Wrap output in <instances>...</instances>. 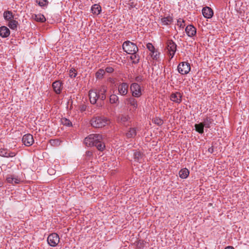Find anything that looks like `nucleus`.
<instances>
[{
    "mask_svg": "<svg viewBox=\"0 0 249 249\" xmlns=\"http://www.w3.org/2000/svg\"><path fill=\"white\" fill-rule=\"evenodd\" d=\"M143 79L142 78V76L141 75L137 76L135 78V80L138 82H141L143 81Z\"/></svg>",
    "mask_w": 249,
    "mask_h": 249,
    "instance_id": "nucleus-46",
    "label": "nucleus"
},
{
    "mask_svg": "<svg viewBox=\"0 0 249 249\" xmlns=\"http://www.w3.org/2000/svg\"><path fill=\"white\" fill-rule=\"evenodd\" d=\"M146 47L148 50L151 52L150 53L154 52V51L155 50L154 46L151 43H147L146 45Z\"/></svg>",
    "mask_w": 249,
    "mask_h": 249,
    "instance_id": "nucleus-40",
    "label": "nucleus"
},
{
    "mask_svg": "<svg viewBox=\"0 0 249 249\" xmlns=\"http://www.w3.org/2000/svg\"><path fill=\"white\" fill-rule=\"evenodd\" d=\"M202 13L203 16L207 18H211L213 15V12L212 9L208 6L203 8Z\"/></svg>",
    "mask_w": 249,
    "mask_h": 249,
    "instance_id": "nucleus-12",
    "label": "nucleus"
},
{
    "mask_svg": "<svg viewBox=\"0 0 249 249\" xmlns=\"http://www.w3.org/2000/svg\"><path fill=\"white\" fill-rule=\"evenodd\" d=\"M204 127L207 128L211 127V125L213 124V120L210 117H206L202 122Z\"/></svg>",
    "mask_w": 249,
    "mask_h": 249,
    "instance_id": "nucleus-17",
    "label": "nucleus"
},
{
    "mask_svg": "<svg viewBox=\"0 0 249 249\" xmlns=\"http://www.w3.org/2000/svg\"><path fill=\"white\" fill-rule=\"evenodd\" d=\"M160 53L157 51L155 50L154 52L150 53L151 57L155 60H157L160 57Z\"/></svg>",
    "mask_w": 249,
    "mask_h": 249,
    "instance_id": "nucleus-33",
    "label": "nucleus"
},
{
    "mask_svg": "<svg viewBox=\"0 0 249 249\" xmlns=\"http://www.w3.org/2000/svg\"><path fill=\"white\" fill-rule=\"evenodd\" d=\"M87 106L85 104L80 105L79 106V109L81 112L85 111L87 109Z\"/></svg>",
    "mask_w": 249,
    "mask_h": 249,
    "instance_id": "nucleus-43",
    "label": "nucleus"
},
{
    "mask_svg": "<svg viewBox=\"0 0 249 249\" xmlns=\"http://www.w3.org/2000/svg\"><path fill=\"white\" fill-rule=\"evenodd\" d=\"M105 74V71L102 69H99L95 73V77L97 79H101Z\"/></svg>",
    "mask_w": 249,
    "mask_h": 249,
    "instance_id": "nucleus-31",
    "label": "nucleus"
},
{
    "mask_svg": "<svg viewBox=\"0 0 249 249\" xmlns=\"http://www.w3.org/2000/svg\"><path fill=\"white\" fill-rule=\"evenodd\" d=\"M52 141H53V143L55 142V140H51L50 142L51 143H52Z\"/></svg>",
    "mask_w": 249,
    "mask_h": 249,
    "instance_id": "nucleus-50",
    "label": "nucleus"
},
{
    "mask_svg": "<svg viewBox=\"0 0 249 249\" xmlns=\"http://www.w3.org/2000/svg\"><path fill=\"white\" fill-rule=\"evenodd\" d=\"M196 130L200 134H202L204 133V126L203 124L200 123L199 124H196L195 125Z\"/></svg>",
    "mask_w": 249,
    "mask_h": 249,
    "instance_id": "nucleus-24",
    "label": "nucleus"
},
{
    "mask_svg": "<svg viewBox=\"0 0 249 249\" xmlns=\"http://www.w3.org/2000/svg\"><path fill=\"white\" fill-rule=\"evenodd\" d=\"M98 95H106L107 88L105 86H102L97 90H96Z\"/></svg>",
    "mask_w": 249,
    "mask_h": 249,
    "instance_id": "nucleus-32",
    "label": "nucleus"
},
{
    "mask_svg": "<svg viewBox=\"0 0 249 249\" xmlns=\"http://www.w3.org/2000/svg\"><path fill=\"white\" fill-rule=\"evenodd\" d=\"M128 85L126 83H122L119 85L118 90L119 94L122 96H124L128 92Z\"/></svg>",
    "mask_w": 249,
    "mask_h": 249,
    "instance_id": "nucleus-9",
    "label": "nucleus"
},
{
    "mask_svg": "<svg viewBox=\"0 0 249 249\" xmlns=\"http://www.w3.org/2000/svg\"><path fill=\"white\" fill-rule=\"evenodd\" d=\"M109 102L110 104H118L119 103V98L114 94H112L110 95L109 97Z\"/></svg>",
    "mask_w": 249,
    "mask_h": 249,
    "instance_id": "nucleus-27",
    "label": "nucleus"
},
{
    "mask_svg": "<svg viewBox=\"0 0 249 249\" xmlns=\"http://www.w3.org/2000/svg\"><path fill=\"white\" fill-rule=\"evenodd\" d=\"M166 48L169 52L170 55L172 58L177 50V45L172 40H168L167 42Z\"/></svg>",
    "mask_w": 249,
    "mask_h": 249,
    "instance_id": "nucleus-7",
    "label": "nucleus"
},
{
    "mask_svg": "<svg viewBox=\"0 0 249 249\" xmlns=\"http://www.w3.org/2000/svg\"><path fill=\"white\" fill-rule=\"evenodd\" d=\"M100 105L101 106H102V103H100Z\"/></svg>",
    "mask_w": 249,
    "mask_h": 249,
    "instance_id": "nucleus-51",
    "label": "nucleus"
},
{
    "mask_svg": "<svg viewBox=\"0 0 249 249\" xmlns=\"http://www.w3.org/2000/svg\"><path fill=\"white\" fill-rule=\"evenodd\" d=\"M130 54H131L130 58L132 60V63L134 64L138 63L140 61V56L137 54V53Z\"/></svg>",
    "mask_w": 249,
    "mask_h": 249,
    "instance_id": "nucleus-25",
    "label": "nucleus"
},
{
    "mask_svg": "<svg viewBox=\"0 0 249 249\" xmlns=\"http://www.w3.org/2000/svg\"><path fill=\"white\" fill-rule=\"evenodd\" d=\"M114 71V69L113 68L111 67H107L105 69V71L107 73H112Z\"/></svg>",
    "mask_w": 249,
    "mask_h": 249,
    "instance_id": "nucleus-45",
    "label": "nucleus"
},
{
    "mask_svg": "<svg viewBox=\"0 0 249 249\" xmlns=\"http://www.w3.org/2000/svg\"><path fill=\"white\" fill-rule=\"evenodd\" d=\"M136 134L135 128H130L128 132L126 133V136L127 138H133L136 135Z\"/></svg>",
    "mask_w": 249,
    "mask_h": 249,
    "instance_id": "nucleus-22",
    "label": "nucleus"
},
{
    "mask_svg": "<svg viewBox=\"0 0 249 249\" xmlns=\"http://www.w3.org/2000/svg\"><path fill=\"white\" fill-rule=\"evenodd\" d=\"M208 151L210 153H213V146H211L210 148H209Z\"/></svg>",
    "mask_w": 249,
    "mask_h": 249,
    "instance_id": "nucleus-48",
    "label": "nucleus"
},
{
    "mask_svg": "<svg viewBox=\"0 0 249 249\" xmlns=\"http://www.w3.org/2000/svg\"><path fill=\"white\" fill-rule=\"evenodd\" d=\"M130 90L134 97H140L142 94L141 86L138 83H132L130 86Z\"/></svg>",
    "mask_w": 249,
    "mask_h": 249,
    "instance_id": "nucleus-5",
    "label": "nucleus"
},
{
    "mask_svg": "<svg viewBox=\"0 0 249 249\" xmlns=\"http://www.w3.org/2000/svg\"><path fill=\"white\" fill-rule=\"evenodd\" d=\"M134 97L133 96L126 98L125 100L124 103L132 106L133 110H136L138 107V105L137 101Z\"/></svg>",
    "mask_w": 249,
    "mask_h": 249,
    "instance_id": "nucleus-10",
    "label": "nucleus"
},
{
    "mask_svg": "<svg viewBox=\"0 0 249 249\" xmlns=\"http://www.w3.org/2000/svg\"><path fill=\"white\" fill-rule=\"evenodd\" d=\"M3 18L5 20L10 21L14 19V15L11 11H5L3 13Z\"/></svg>",
    "mask_w": 249,
    "mask_h": 249,
    "instance_id": "nucleus-19",
    "label": "nucleus"
},
{
    "mask_svg": "<svg viewBox=\"0 0 249 249\" xmlns=\"http://www.w3.org/2000/svg\"><path fill=\"white\" fill-rule=\"evenodd\" d=\"M91 10L93 14L98 15L101 13V7L100 5L95 4L91 7Z\"/></svg>",
    "mask_w": 249,
    "mask_h": 249,
    "instance_id": "nucleus-20",
    "label": "nucleus"
},
{
    "mask_svg": "<svg viewBox=\"0 0 249 249\" xmlns=\"http://www.w3.org/2000/svg\"><path fill=\"white\" fill-rule=\"evenodd\" d=\"M62 85L63 83L60 80L55 81L53 83V90L56 94H60L61 92Z\"/></svg>",
    "mask_w": 249,
    "mask_h": 249,
    "instance_id": "nucleus-13",
    "label": "nucleus"
},
{
    "mask_svg": "<svg viewBox=\"0 0 249 249\" xmlns=\"http://www.w3.org/2000/svg\"><path fill=\"white\" fill-rule=\"evenodd\" d=\"M2 185V183L0 182V187Z\"/></svg>",
    "mask_w": 249,
    "mask_h": 249,
    "instance_id": "nucleus-52",
    "label": "nucleus"
},
{
    "mask_svg": "<svg viewBox=\"0 0 249 249\" xmlns=\"http://www.w3.org/2000/svg\"><path fill=\"white\" fill-rule=\"evenodd\" d=\"M184 21L182 20L181 18H179L178 20V25L179 26V27L183 28L185 26L184 25Z\"/></svg>",
    "mask_w": 249,
    "mask_h": 249,
    "instance_id": "nucleus-41",
    "label": "nucleus"
},
{
    "mask_svg": "<svg viewBox=\"0 0 249 249\" xmlns=\"http://www.w3.org/2000/svg\"><path fill=\"white\" fill-rule=\"evenodd\" d=\"M85 159L86 160L88 161L91 160L93 157V152L91 151H87L85 154Z\"/></svg>",
    "mask_w": 249,
    "mask_h": 249,
    "instance_id": "nucleus-35",
    "label": "nucleus"
},
{
    "mask_svg": "<svg viewBox=\"0 0 249 249\" xmlns=\"http://www.w3.org/2000/svg\"><path fill=\"white\" fill-rule=\"evenodd\" d=\"M191 70L190 64L187 62H182L178 66V71L181 74H186Z\"/></svg>",
    "mask_w": 249,
    "mask_h": 249,
    "instance_id": "nucleus-4",
    "label": "nucleus"
},
{
    "mask_svg": "<svg viewBox=\"0 0 249 249\" xmlns=\"http://www.w3.org/2000/svg\"><path fill=\"white\" fill-rule=\"evenodd\" d=\"M18 25V22L14 19L9 21L8 26L12 30H16Z\"/></svg>",
    "mask_w": 249,
    "mask_h": 249,
    "instance_id": "nucleus-28",
    "label": "nucleus"
},
{
    "mask_svg": "<svg viewBox=\"0 0 249 249\" xmlns=\"http://www.w3.org/2000/svg\"><path fill=\"white\" fill-rule=\"evenodd\" d=\"M98 94L96 91L90 90L89 91V98L90 102L91 104H95L97 103V99H98Z\"/></svg>",
    "mask_w": 249,
    "mask_h": 249,
    "instance_id": "nucleus-11",
    "label": "nucleus"
},
{
    "mask_svg": "<svg viewBox=\"0 0 249 249\" xmlns=\"http://www.w3.org/2000/svg\"><path fill=\"white\" fill-rule=\"evenodd\" d=\"M94 146H96L100 151H103L105 147V144L101 142V140H97Z\"/></svg>",
    "mask_w": 249,
    "mask_h": 249,
    "instance_id": "nucleus-29",
    "label": "nucleus"
},
{
    "mask_svg": "<svg viewBox=\"0 0 249 249\" xmlns=\"http://www.w3.org/2000/svg\"><path fill=\"white\" fill-rule=\"evenodd\" d=\"M181 98L182 95L181 93L178 92L173 93L170 95L171 100L177 103H180L182 101Z\"/></svg>",
    "mask_w": 249,
    "mask_h": 249,
    "instance_id": "nucleus-15",
    "label": "nucleus"
},
{
    "mask_svg": "<svg viewBox=\"0 0 249 249\" xmlns=\"http://www.w3.org/2000/svg\"><path fill=\"white\" fill-rule=\"evenodd\" d=\"M6 180L8 182L12 183L13 184H16L19 183V180L16 178H14L12 177H9L7 178Z\"/></svg>",
    "mask_w": 249,
    "mask_h": 249,
    "instance_id": "nucleus-34",
    "label": "nucleus"
},
{
    "mask_svg": "<svg viewBox=\"0 0 249 249\" xmlns=\"http://www.w3.org/2000/svg\"><path fill=\"white\" fill-rule=\"evenodd\" d=\"M161 21L163 25H169L173 21V18L172 17L169 16L167 17L163 18L161 19Z\"/></svg>",
    "mask_w": 249,
    "mask_h": 249,
    "instance_id": "nucleus-26",
    "label": "nucleus"
},
{
    "mask_svg": "<svg viewBox=\"0 0 249 249\" xmlns=\"http://www.w3.org/2000/svg\"><path fill=\"white\" fill-rule=\"evenodd\" d=\"M22 141L25 145L30 146L34 143V140L32 135L27 134L23 136Z\"/></svg>",
    "mask_w": 249,
    "mask_h": 249,
    "instance_id": "nucleus-8",
    "label": "nucleus"
},
{
    "mask_svg": "<svg viewBox=\"0 0 249 249\" xmlns=\"http://www.w3.org/2000/svg\"><path fill=\"white\" fill-rule=\"evenodd\" d=\"M225 249H234L233 247L231 246H228Z\"/></svg>",
    "mask_w": 249,
    "mask_h": 249,
    "instance_id": "nucleus-49",
    "label": "nucleus"
},
{
    "mask_svg": "<svg viewBox=\"0 0 249 249\" xmlns=\"http://www.w3.org/2000/svg\"><path fill=\"white\" fill-rule=\"evenodd\" d=\"M33 17L34 19L37 22H44L46 21V18L44 16L40 14L34 15V16H33Z\"/></svg>",
    "mask_w": 249,
    "mask_h": 249,
    "instance_id": "nucleus-23",
    "label": "nucleus"
},
{
    "mask_svg": "<svg viewBox=\"0 0 249 249\" xmlns=\"http://www.w3.org/2000/svg\"><path fill=\"white\" fill-rule=\"evenodd\" d=\"M153 122L155 124H157L159 126L161 125L163 123V121L162 119L157 117L154 119Z\"/></svg>",
    "mask_w": 249,
    "mask_h": 249,
    "instance_id": "nucleus-39",
    "label": "nucleus"
},
{
    "mask_svg": "<svg viewBox=\"0 0 249 249\" xmlns=\"http://www.w3.org/2000/svg\"><path fill=\"white\" fill-rule=\"evenodd\" d=\"M36 2L41 7L47 6L48 4L47 0H36Z\"/></svg>",
    "mask_w": 249,
    "mask_h": 249,
    "instance_id": "nucleus-36",
    "label": "nucleus"
},
{
    "mask_svg": "<svg viewBox=\"0 0 249 249\" xmlns=\"http://www.w3.org/2000/svg\"><path fill=\"white\" fill-rule=\"evenodd\" d=\"M102 135L99 134H90L84 139V143L88 146H94L97 140H102Z\"/></svg>",
    "mask_w": 249,
    "mask_h": 249,
    "instance_id": "nucleus-3",
    "label": "nucleus"
},
{
    "mask_svg": "<svg viewBox=\"0 0 249 249\" xmlns=\"http://www.w3.org/2000/svg\"><path fill=\"white\" fill-rule=\"evenodd\" d=\"M7 149H0V156L5 157L7 153Z\"/></svg>",
    "mask_w": 249,
    "mask_h": 249,
    "instance_id": "nucleus-42",
    "label": "nucleus"
},
{
    "mask_svg": "<svg viewBox=\"0 0 249 249\" xmlns=\"http://www.w3.org/2000/svg\"><path fill=\"white\" fill-rule=\"evenodd\" d=\"M16 156V153L15 152H8V150L7 151V153L5 157H13Z\"/></svg>",
    "mask_w": 249,
    "mask_h": 249,
    "instance_id": "nucleus-44",
    "label": "nucleus"
},
{
    "mask_svg": "<svg viewBox=\"0 0 249 249\" xmlns=\"http://www.w3.org/2000/svg\"><path fill=\"white\" fill-rule=\"evenodd\" d=\"M123 50L127 53H137L139 49L136 44L130 41H126L123 44Z\"/></svg>",
    "mask_w": 249,
    "mask_h": 249,
    "instance_id": "nucleus-2",
    "label": "nucleus"
},
{
    "mask_svg": "<svg viewBox=\"0 0 249 249\" xmlns=\"http://www.w3.org/2000/svg\"><path fill=\"white\" fill-rule=\"evenodd\" d=\"M47 241L51 246L55 247L59 242V235L56 233H52L48 237Z\"/></svg>",
    "mask_w": 249,
    "mask_h": 249,
    "instance_id": "nucleus-6",
    "label": "nucleus"
},
{
    "mask_svg": "<svg viewBox=\"0 0 249 249\" xmlns=\"http://www.w3.org/2000/svg\"><path fill=\"white\" fill-rule=\"evenodd\" d=\"M90 123L93 127L101 128L108 125L110 121L104 116H96L91 119Z\"/></svg>",
    "mask_w": 249,
    "mask_h": 249,
    "instance_id": "nucleus-1",
    "label": "nucleus"
},
{
    "mask_svg": "<svg viewBox=\"0 0 249 249\" xmlns=\"http://www.w3.org/2000/svg\"><path fill=\"white\" fill-rule=\"evenodd\" d=\"M129 118L128 115H121L118 117V120L123 123L126 122Z\"/></svg>",
    "mask_w": 249,
    "mask_h": 249,
    "instance_id": "nucleus-38",
    "label": "nucleus"
},
{
    "mask_svg": "<svg viewBox=\"0 0 249 249\" xmlns=\"http://www.w3.org/2000/svg\"><path fill=\"white\" fill-rule=\"evenodd\" d=\"M143 158V154L139 151H136L134 153V159L135 160V161L138 162H141Z\"/></svg>",
    "mask_w": 249,
    "mask_h": 249,
    "instance_id": "nucleus-18",
    "label": "nucleus"
},
{
    "mask_svg": "<svg viewBox=\"0 0 249 249\" xmlns=\"http://www.w3.org/2000/svg\"><path fill=\"white\" fill-rule=\"evenodd\" d=\"M189 175V171L187 168H183L179 172V176L181 178H187Z\"/></svg>",
    "mask_w": 249,
    "mask_h": 249,
    "instance_id": "nucleus-21",
    "label": "nucleus"
},
{
    "mask_svg": "<svg viewBox=\"0 0 249 249\" xmlns=\"http://www.w3.org/2000/svg\"><path fill=\"white\" fill-rule=\"evenodd\" d=\"M98 99H100L102 101H104L106 98V95H98Z\"/></svg>",
    "mask_w": 249,
    "mask_h": 249,
    "instance_id": "nucleus-47",
    "label": "nucleus"
},
{
    "mask_svg": "<svg viewBox=\"0 0 249 249\" xmlns=\"http://www.w3.org/2000/svg\"><path fill=\"white\" fill-rule=\"evenodd\" d=\"M61 123L63 125L67 126H72V123L71 121L65 117L61 119Z\"/></svg>",
    "mask_w": 249,
    "mask_h": 249,
    "instance_id": "nucleus-30",
    "label": "nucleus"
},
{
    "mask_svg": "<svg viewBox=\"0 0 249 249\" xmlns=\"http://www.w3.org/2000/svg\"><path fill=\"white\" fill-rule=\"evenodd\" d=\"M10 33L9 29L6 26H1L0 27V36L2 37H8Z\"/></svg>",
    "mask_w": 249,
    "mask_h": 249,
    "instance_id": "nucleus-16",
    "label": "nucleus"
},
{
    "mask_svg": "<svg viewBox=\"0 0 249 249\" xmlns=\"http://www.w3.org/2000/svg\"><path fill=\"white\" fill-rule=\"evenodd\" d=\"M185 32L188 36L193 37L196 35V30L192 25H189L185 28Z\"/></svg>",
    "mask_w": 249,
    "mask_h": 249,
    "instance_id": "nucleus-14",
    "label": "nucleus"
},
{
    "mask_svg": "<svg viewBox=\"0 0 249 249\" xmlns=\"http://www.w3.org/2000/svg\"><path fill=\"white\" fill-rule=\"evenodd\" d=\"M69 75L71 78L75 77L77 75L76 70L73 68H71L69 71Z\"/></svg>",
    "mask_w": 249,
    "mask_h": 249,
    "instance_id": "nucleus-37",
    "label": "nucleus"
}]
</instances>
